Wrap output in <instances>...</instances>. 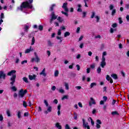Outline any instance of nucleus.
<instances>
[{
    "label": "nucleus",
    "mask_w": 129,
    "mask_h": 129,
    "mask_svg": "<svg viewBox=\"0 0 129 129\" xmlns=\"http://www.w3.org/2000/svg\"><path fill=\"white\" fill-rule=\"evenodd\" d=\"M24 63H28V60H24L21 62L22 65H24Z\"/></svg>",
    "instance_id": "obj_52"
},
{
    "label": "nucleus",
    "mask_w": 129,
    "mask_h": 129,
    "mask_svg": "<svg viewBox=\"0 0 129 129\" xmlns=\"http://www.w3.org/2000/svg\"><path fill=\"white\" fill-rule=\"evenodd\" d=\"M97 123H98V124H101V123H102V122H101V121L99 119L97 120Z\"/></svg>",
    "instance_id": "obj_61"
},
{
    "label": "nucleus",
    "mask_w": 129,
    "mask_h": 129,
    "mask_svg": "<svg viewBox=\"0 0 129 129\" xmlns=\"http://www.w3.org/2000/svg\"><path fill=\"white\" fill-rule=\"evenodd\" d=\"M29 29H30V26L26 25H24V32H26V33H28L29 31L28 30Z\"/></svg>",
    "instance_id": "obj_12"
},
{
    "label": "nucleus",
    "mask_w": 129,
    "mask_h": 129,
    "mask_svg": "<svg viewBox=\"0 0 129 129\" xmlns=\"http://www.w3.org/2000/svg\"><path fill=\"white\" fill-rule=\"evenodd\" d=\"M17 71L15 70H12L11 71L8 73L7 75L8 76H12L10 78V84L13 86L15 83L16 82V78H17V75L15 74L16 73ZM14 74V75H13Z\"/></svg>",
    "instance_id": "obj_1"
},
{
    "label": "nucleus",
    "mask_w": 129,
    "mask_h": 129,
    "mask_svg": "<svg viewBox=\"0 0 129 129\" xmlns=\"http://www.w3.org/2000/svg\"><path fill=\"white\" fill-rule=\"evenodd\" d=\"M55 126L58 129H62V126H61V125H60V123H59V122L56 123Z\"/></svg>",
    "instance_id": "obj_16"
},
{
    "label": "nucleus",
    "mask_w": 129,
    "mask_h": 129,
    "mask_svg": "<svg viewBox=\"0 0 129 129\" xmlns=\"http://www.w3.org/2000/svg\"><path fill=\"white\" fill-rule=\"evenodd\" d=\"M21 5L24 9H33V5L30 4L28 1L23 2Z\"/></svg>",
    "instance_id": "obj_2"
},
{
    "label": "nucleus",
    "mask_w": 129,
    "mask_h": 129,
    "mask_svg": "<svg viewBox=\"0 0 129 129\" xmlns=\"http://www.w3.org/2000/svg\"><path fill=\"white\" fill-rule=\"evenodd\" d=\"M23 9H24V7H22V5H21L20 7H18L17 8L18 11L20 10L21 11H23Z\"/></svg>",
    "instance_id": "obj_34"
},
{
    "label": "nucleus",
    "mask_w": 129,
    "mask_h": 129,
    "mask_svg": "<svg viewBox=\"0 0 129 129\" xmlns=\"http://www.w3.org/2000/svg\"><path fill=\"white\" fill-rule=\"evenodd\" d=\"M11 89H12V90L13 91H17V88H16V86H13L12 87Z\"/></svg>",
    "instance_id": "obj_45"
},
{
    "label": "nucleus",
    "mask_w": 129,
    "mask_h": 129,
    "mask_svg": "<svg viewBox=\"0 0 129 129\" xmlns=\"http://www.w3.org/2000/svg\"><path fill=\"white\" fill-rule=\"evenodd\" d=\"M76 58H77V59H80V58H81V54H78L76 56Z\"/></svg>",
    "instance_id": "obj_54"
},
{
    "label": "nucleus",
    "mask_w": 129,
    "mask_h": 129,
    "mask_svg": "<svg viewBox=\"0 0 129 129\" xmlns=\"http://www.w3.org/2000/svg\"><path fill=\"white\" fill-rule=\"evenodd\" d=\"M97 85V84L96 83H92L91 84H90V88H93V87L94 86H96Z\"/></svg>",
    "instance_id": "obj_24"
},
{
    "label": "nucleus",
    "mask_w": 129,
    "mask_h": 129,
    "mask_svg": "<svg viewBox=\"0 0 129 129\" xmlns=\"http://www.w3.org/2000/svg\"><path fill=\"white\" fill-rule=\"evenodd\" d=\"M118 20H119V23L122 24V20H121V17L119 18Z\"/></svg>",
    "instance_id": "obj_63"
},
{
    "label": "nucleus",
    "mask_w": 129,
    "mask_h": 129,
    "mask_svg": "<svg viewBox=\"0 0 129 129\" xmlns=\"http://www.w3.org/2000/svg\"><path fill=\"white\" fill-rule=\"evenodd\" d=\"M51 111H52V106H48L47 110L44 111V113H45V114H48V112H51Z\"/></svg>",
    "instance_id": "obj_8"
},
{
    "label": "nucleus",
    "mask_w": 129,
    "mask_h": 129,
    "mask_svg": "<svg viewBox=\"0 0 129 129\" xmlns=\"http://www.w3.org/2000/svg\"><path fill=\"white\" fill-rule=\"evenodd\" d=\"M36 77H37L36 75H33V76L29 75L28 76L29 79H30V80H35Z\"/></svg>",
    "instance_id": "obj_9"
},
{
    "label": "nucleus",
    "mask_w": 129,
    "mask_h": 129,
    "mask_svg": "<svg viewBox=\"0 0 129 129\" xmlns=\"http://www.w3.org/2000/svg\"><path fill=\"white\" fill-rule=\"evenodd\" d=\"M44 103L47 107H48V106H49V103H48V102H47L46 100H44Z\"/></svg>",
    "instance_id": "obj_40"
},
{
    "label": "nucleus",
    "mask_w": 129,
    "mask_h": 129,
    "mask_svg": "<svg viewBox=\"0 0 129 129\" xmlns=\"http://www.w3.org/2000/svg\"><path fill=\"white\" fill-rule=\"evenodd\" d=\"M95 19H96V22L98 23L99 22V20H100V17L98 16H96L95 17Z\"/></svg>",
    "instance_id": "obj_31"
},
{
    "label": "nucleus",
    "mask_w": 129,
    "mask_h": 129,
    "mask_svg": "<svg viewBox=\"0 0 129 129\" xmlns=\"http://www.w3.org/2000/svg\"><path fill=\"white\" fill-rule=\"evenodd\" d=\"M59 92L60 93H64V90L61 89H59Z\"/></svg>",
    "instance_id": "obj_62"
},
{
    "label": "nucleus",
    "mask_w": 129,
    "mask_h": 129,
    "mask_svg": "<svg viewBox=\"0 0 129 129\" xmlns=\"http://www.w3.org/2000/svg\"><path fill=\"white\" fill-rule=\"evenodd\" d=\"M125 9H126V10H128L129 9V4H126L125 5Z\"/></svg>",
    "instance_id": "obj_59"
},
{
    "label": "nucleus",
    "mask_w": 129,
    "mask_h": 129,
    "mask_svg": "<svg viewBox=\"0 0 129 129\" xmlns=\"http://www.w3.org/2000/svg\"><path fill=\"white\" fill-rule=\"evenodd\" d=\"M106 66V62L105 61H101L100 66L102 68H104L105 66Z\"/></svg>",
    "instance_id": "obj_17"
},
{
    "label": "nucleus",
    "mask_w": 129,
    "mask_h": 129,
    "mask_svg": "<svg viewBox=\"0 0 129 129\" xmlns=\"http://www.w3.org/2000/svg\"><path fill=\"white\" fill-rule=\"evenodd\" d=\"M84 3H85V7L86 8H88V5H87V2H88V0H83Z\"/></svg>",
    "instance_id": "obj_32"
},
{
    "label": "nucleus",
    "mask_w": 129,
    "mask_h": 129,
    "mask_svg": "<svg viewBox=\"0 0 129 129\" xmlns=\"http://www.w3.org/2000/svg\"><path fill=\"white\" fill-rule=\"evenodd\" d=\"M86 120L84 119H83V126L84 128L90 129V126L87 124L88 123H85Z\"/></svg>",
    "instance_id": "obj_4"
},
{
    "label": "nucleus",
    "mask_w": 129,
    "mask_h": 129,
    "mask_svg": "<svg viewBox=\"0 0 129 129\" xmlns=\"http://www.w3.org/2000/svg\"><path fill=\"white\" fill-rule=\"evenodd\" d=\"M103 101H104V102H106V101L107 100V97H106V96H103Z\"/></svg>",
    "instance_id": "obj_47"
},
{
    "label": "nucleus",
    "mask_w": 129,
    "mask_h": 129,
    "mask_svg": "<svg viewBox=\"0 0 129 129\" xmlns=\"http://www.w3.org/2000/svg\"><path fill=\"white\" fill-rule=\"evenodd\" d=\"M74 66V63H72V65H70L69 66V69H73V66Z\"/></svg>",
    "instance_id": "obj_51"
},
{
    "label": "nucleus",
    "mask_w": 129,
    "mask_h": 129,
    "mask_svg": "<svg viewBox=\"0 0 129 129\" xmlns=\"http://www.w3.org/2000/svg\"><path fill=\"white\" fill-rule=\"evenodd\" d=\"M51 19L54 20H56V19H57V16L55 15V12L54 11H52L51 13Z\"/></svg>",
    "instance_id": "obj_13"
},
{
    "label": "nucleus",
    "mask_w": 129,
    "mask_h": 129,
    "mask_svg": "<svg viewBox=\"0 0 129 129\" xmlns=\"http://www.w3.org/2000/svg\"><path fill=\"white\" fill-rule=\"evenodd\" d=\"M0 19L1 20H3V19H5V14L4 13H2L1 15L0 16Z\"/></svg>",
    "instance_id": "obj_33"
},
{
    "label": "nucleus",
    "mask_w": 129,
    "mask_h": 129,
    "mask_svg": "<svg viewBox=\"0 0 129 129\" xmlns=\"http://www.w3.org/2000/svg\"><path fill=\"white\" fill-rule=\"evenodd\" d=\"M38 30L39 31H40V32H42L43 30H44V26L43 25H40L38 26Z\"/></svg>",
    "instance_id": "obj_19"
},
{
    "label": "nucleus",
    "mask_w": 129,
    "mask_h": 129,
    "mask_svg": "<svg viewBox=\"0 0 129 129\" xmlns=\"http://www.w3.org/2000/svg\"><path fill=\"white\" fill-rule=\"evenodd\" d=\"M86 17V12H83V18H85Z\"/></svg>",
    "instance_id": "obj_64"
},
{
    "label": "nucleus",
    "mask_w": 129,
    "mask_h": 129,
    "mask_svg": "<svg viewBox=\"0 0 129 129\" xmlns=\"http://www.w3.org/2000/svg\"><path fill=\"white\" fill-rule=\"evenodd\" d=\"M58 75H59V71L58 70H56L54 72V77H58Z\"/></svg>",
    "instance_id": "obj_22"
},
{
    "label": "nucleus",
    "mask_w": 129,
    "mask_h": 129,
    "mask_svg": "<svg viewBox=\"0 0 129 129\" xmlns=\"http://www.w3.org/2000/svg\"><path fill=\"white\" fill-rule=\"evenodd\" d=\"M65 129H71V128H70V126H69V124H66L65 126Z\"/></svg>",
    "instance_id": "obj_44"
},
{
    "label": "nucleus",
    "mask_w": 129,
    "mask_h": 129,
    "mask_svg": "<svg viewBox=\"0 0 129 129\" xmlns=\"http://www.w3.org/2000/svg\"><path fill=\"white\" fill-rule=\"evenodd\" d=\"M65 87H66V89H67V90H68L69 89V85H68V84L66 83Z\"/></svg>",
    "instance_id": "obj_48"
},
{
    "label": "nucleus",
    "mask_w": 129,
    "mask_h": 129,
    "mask_svg": "<svg viewBox=\"0 0 129 129\" xmlns=\"http://www.w3.org/2000/svg\"><path fill=\"white\" fill-rule=\"evenodd\" d=\"M70 35V32L67 31L64 33V38H66V37H68V36Z\"/></svg>",
    "instance_id": "obj_21"
},
{
    "label": "nucleus",
    "mask_w": 129,
    "mask_h": 129,
    "mask_svg": "<svg viewBox=\"0 0 129 129\" xmlns=\"http://www.w3.org/2000/svg\"><path fill=\"white\" fill-rule=\"evenodd\" d=\"M36 63H39V62H40V58L38 57H35V58H32L31 60V62H32V63L35 62Z\"/></svg>",
    "instance_id": "obj_7"
},
{
    "label": "nucleus",
    "mask_w": 129,
    "mask_h": 129,
    "mask_svg": "<svg viewBox=\"0 0 129 129\" xmlns=\"http://www.w3.org/2000/svg\"><path fill=\"white\" fill-rule=\"evenodd\" d=\"M113 32H114V29H113V28H110V33L111 34H113Z\"/></svg>",
    "instance_id": "obj_56"
},
{
    "label": "nucleus",
    "mask_w": 129,
    "mask_h": 129,
    "mask_svg": "<svg viewBox=\"0 0 129 129\" xmlns=\"http://www.w3.org/2000/svg\"><path fill=\"white\" fill-rule=\"evenodd\" d=\"M35 44V37H33L32 39L31 45H34Z\"/></svg>",
    "instance_id": "obj_41"
},
{
    "label": "nucleus",
    "mask_w": 129,
    "mask_h": 129,
    "mask_svg": "<svg viewBox=\"0 0 129 129\" xmlns=\"http://www.w3.org/2000/svg\"><path fill=\"white\" fill-rule=\"evenodd\" d=\"M90 119L91 120V124L92 125H94V121H93V119H92V118H91V117H90Z\"/></svg>",
    "instance_id": "obj_43"
},
{
    "label": "nucleus",
    "mask_w": 129,
    "mask_h": 129,
    "mask_svg": "<svg viewBox=\"0 0 129 129\" xmlns=\"http://www.w3.org/2000/svg\"><path fill=\"white\" fill-rule=\"evenodd\" d=\"M33 50H34L33 49H32V46H30L29 49H26L25 53V54H29V53H30V52H31V51H33Z\"/></svg>",
    "instance_id": "obj_11"
},
{
    "label": "nucleus",
    "mask_w": 129,
    "mask_h": 129,
    "mask_svg": "<svg viewBox=\"0 0 129 129\" xmlns=\"http://www.w3.org/2000/svg\"><path fill=\"white\" fill-rule=\"evenodd\" d=\"M68 5V3L67 2L64 3L62 6V9H64V8H67Z\"/></svg>",
    "instance_id": "obj_26"
},
{
    "label": "nucleus",
    "mask_w": 129,
    "mask_h": 129,
    "mask_svg": "<svg viewBox=\"0 0 129 129\" xmlns=\"http://www.w3.org/2000/svg\"><path fill=\"white\" fill-rule=\"evenodd\" d=\"M111 77L113 78V79H115V80H117L118 79V78L117 77V75L115 74H113L111 75Z\"/></svg>",
    "instance_id": "obj_14"
},
{
    "label": "nucleus",
    "mask_w": 129,
    "mask_h": 129,
    "mask_svg": "<svg viewBox=\"0 0 129 129\" xmlns=\"http://www.w3.org/2000/svg\"><path fill=\"white\" fill-rule=\"evenodd\" d=\"M6 112L8 116H12V115H11V112L10 111V110H7Z\"/></svg>",
    "instance_id": "obj_35"
},
{
    "label": "nucleus",
    "mask_w": 129,
    "mask_h": 129,
    "mask_svg": "<svg viewBox=\"0 0 129 129\" xmlns=\"http://www.w3.org/2000/svg\"><path fill=\"white\" fill-rule=\"evenodd\" d=\"M116 13V10L113 9L112 11L111 16H114V15H115Z\"/></svg>",
    "instance_id": "obj_29"
},
{
    "label": "nucleus",
    "mask_w": 129,
    "mask_h": 129,
    "mask_svg": "<svg viewBox=\"0 0 129 129\" xmlns=\"http://www.w3.org/2000/svg\"><path fill=\"white\" fill-rule=\"evenodd\" d=\"M112 28H116V27H117V24H116V23H113V24L112 25Z\"/></svg>",
    "instance_id": "obj_50"
},
{
    "label": "nucleus",
    "mask_w": 129,
    "mask_h": 129,
    "mask_svg": "<svg viewBox=\"0 0 129 129\" xmlns=\"http://www.w3.org/2000/svg\"><path fill=\"white\" fill-rule=\"evenodd\" d=\"M90 101L89 102V106H92V104H96V102H95V100L93 99V98H90Z\"/></svg>",
    "instance_id": "obj_6"
},
{
    "label": "nucleus",
    "mask_w": 129,
    "mask_h": 129,
    "mask_svg": "<svg viewBox=\"0 0 129 129\" xmlns=\"http://www.w3.org/2000/svg\"><path fill=\"white\" fill-rule=\"evenodd\" d=\"M61 14H62L63 15H65L66 17H68L69 16L68 13L64 12V11H61Z\"/></svg>",
    "instance_id": "obj_36"
},
{
    "label": "nucleus",
    "mask_w": 129,
    "mask_h": 129,
    "mask_svg": "<svg viewBox=\"0 0 129 129\" xmlns=\"http://www.w3.org/2000/svg\"><path fill=\"white\" fill-rule=\"evenodd\" d=\"M113 8H114V6H113V5H110L109 6V9H110V11H111V10H113Z\"/></svg>",
    "instance_id": "obj_49"
},
{
    "label": "nucleus",
    "mask_w": 129,
    "mask_h": 129,
    "mask_svg": "<svg viewBox=\"0 0 129 129\" xmlns=\"http://www.w3.org/2000/svg\"><path fill=\"white\" fill-rule=\"evenodd\" d=\"M118 112H117V111H112V112H111V115H118Z\"/></svg>",
    "instance_id": "obj_23"
},
{
    "label": "nucleus",
    "mask_w": 129,
    "mask_h": 129,
    "mask_svg": "<svg viewBox=\"0 0 129 129\" xmlns=\"http://www.w3.org/2000/svg\"><path fill=\"white\" fill-rule=\"evenodd\" d=\"M52 91H55L56 90V86H53L51 88Z\"/></svg>",
    "instance_id": "obj_55"
},
{
    "label": "nucleus",
    "mask_w": 129,
    "mask_h": 129,
    "mask_svg": "<svg viewBox=\"0 0 129 129\" xmlns=\"http://www.w3.org/2000/svg\"><path fill=\"white\" fill-rule=\"evenodd\" d=\"M96 127L97 128H100V127H101V126L100 125V124L98 123H96Z\"/></svg>",
    "instance_id": "obj_58"
},
{
    "label": "nucleus",
    "mask_w": 129,
    "mask_h": 129,
    "mask_svg": "<svg viewBox=\"0 0 129 129\" xmlns=\"http://www.w3.org/2000/svg\"><path fill=\"white\" fill-rule=\"evenodd\" d=\"M80 27H78L77 28L76 33H77V34H79V33H80Z\"/></svg>",
    "instance_id": "obj_53"
},
{
    "label": "nucleus",
    "mask_w": 129,
    "mask_h": 129,
    "mask_svg": "<svg viewBox=\"0 0 129 129\" xmlns=\"http://www.w3.org/2000/svg\"><path fill=\"white\" fill-rule=\"evenodd\" d=\"M54 7H56V4H52L50 8L49 12H54Z\"/></svg>",
    "instance_id": "obj_18"
},
{
    "label": "nucleus",
    "mask_w": 129,
    "mask_h": 129,
    "mask_svg": "<svg viewBox=\"0 0 129 129\" xmlns=\"http://www.w3.org/2000/svg\"><path fill=\"white\" fill-rule=\"evenodd\" d=\"M6 75L4 71H0V79H2H2H4L5 80V79H6Z\"/></svg>",
    "instance_id": "obj_5"
},
{
    "label": "nucleus",
    "mask_w": 129,
    "mask_h": 129,
    "mask_svg": "<svg viewBox=\"0 0 129 129\" xmlns=\"http://www.w3.org/2000/svg\"><path fill=\"white\" fill-rule=\"evenodd\" d=\"M57 20L58 21L59 23H62L64 21V20L61 18V17H58Z\"/></svg>",
    "instance_id": "obj_27"
},
{
    "label": "nucleus",
    "mask_w": 129,
    "mask_h": 129,
    "mask_svg": "<svg viewBox=\"0 0 129 129\" xmlns=\"http://www.w3.org/2000/svg\"><path fill=\"white\" fill-rule=\"evenodd\" d=\"M17 116L18 117V118H21V117H22V112L19 110L17 112Z\"/></svg>",
    "instance_id": "obj_15"
},
{
    "label": "nucleus",
    "mask_w": 129,
    "mask_h": 129,
    "mask_svg": "<svg viewBox=\"0 0 129 129\" xmlns=\"http://www.w3.org/2000/svg\"><path fill=\"white\" fill-rule=\"evenodd\" d=\"M106 79L107 80V81H109V80L111 79V78L109 76V75H107L106 76Z\"/></svg>",
    "instance_id": "obj_39"
},
{
    "label": "nucleus",
    "mask_w": 129,
    "mask_h": 129,
    "mask_svg": "<svg viewBox=\"0 0 129 129\" xmlns=\"http://www.w3.org/2000/svg\"><path fill=\"white\" fill-rule=\"evenodd\" d=\"M23 80L24 81V82H25V83H29V81L28 80V78H27V77H23Z\"/></svg>",
    "instance_id": "obj_25"
},
{
    "label": "nucleus",
    "mask_w": 129,
    "mask_h": 129,
    "mask_svg": "<svg viewBox=\"0 0 129 129\" xmlns=\"http://www.w3.org/2000/svg\"><path fill=\"white\" fill-rule=\"evenodd\" d=\"M28 92V90L21 89L19 92L18 96L20 98H23L24 96H25V95L27 94V93Z\"/></svg>",
    "instance_id": "obj_3"
},
{
    "label": "nucleus",
    "mask_w": 129,
    "mask_h": 129,
    "mask_svg": "<svg viewBox=\"0 0 129 129\" xmlns=\"http://www.w3.org/2000/svg\"><path fill=\"white\" fill-rule=\"evenodd\" d=\"M97 72L98 74H100V73L101 72V68L100 67L97 68Z\"/></svg>",
    "instance_id": "obj_30"
},
{
    "label": "nucleus",
    "mask_w": 129,
    "mask_h": 129,
    "mask_svg": "<svg viewBox=\"0 0 129 129\" xmlns=\"http://www.w3.org/2000/svg\"><path fill=\"white\" fill-rule=\"evenodd\" d=\"M64 99H68V96L67 95H64L62 98L61 100H64Z\"/></svg>",
    "instance_id": "obj_37"
},
{
    "label": "nucleus",
    "mask_w": 129,
    "mask_h": 129,
    "mask_svg": "<svg viewBox=\"0 0 129 129\" xmlns=\"http://www.w3.org/2000/svg\"><path fill=\"white\" fill-rule=\"evenodd\" d=\"M95 16V12H92V15L91 16V19H93V18H94Z\"/></svg>",
    "instance_id": "obj_38"
},
{
    "label": "nucleus",
    "mask_w": 129,
    "mask_h": 129,
    "mask_svg": "<svg viewBox=\"0 0 129 129\" xmlns=\"http://www.w3.org/2000/svg\"><path fill=\"white\" fill-rule=\"evenodd\" d=\"M76 67L77 68L78 71H79L80 70V66H79V64H77Z\"/></svg>",
    "instance_id": "obj_60"
},
{
    "label": "nucleus",
    "mask_w": 129,
    "mask_h": 129,
    "mask_svg": "<svg viewBox=\"0 0 129 129\" xmlns=\"http://www.w3.org/2000/svg\"><path fill=\"white\" fill-rule=\"evenodd\" d=\"M45 71L46 69L44 68L42 72L40 73V75H43L44 77H46V76H47V74L45 73Z\"/></svg>",
    "instance_id": "obj_10"
},
{
    "label": "nucleus",
    "mask_w": 129,
    "mask_h": 129,
    "mask_svg": "<svg viewBox=\"0 0 129 129\" xmlns=\"http://www.w3.org/2000/svg\"><path fill=\"white\" fill-rule=\"evenodd\" d=\"M61 34H62L61 29H58V31L57 32L58 36H60Z\"/></svg>",
    "instance_id": "obj_46"
},
{
    "label": "nucleus",
    "mask_w": 129,
    "mask_h": 129,
    "mask_svg": "<svg viewBox=\"0 0 129 129\" xmlns=\"http://www.w3.org/2000/svg\"><path fill=\"white\" fill-rule=\"evenodd\" d=\"M48 45L49 47H52L53 43L51 42V40H49L47 41Z\"/></svg>",
    "instance_id": "obj_28"
},
{
    "label": "nucleus",
    "mask_w": 129,
    "mask_h": 129,
    "mask_svg": "<svg viewBox=\"0 0 129 129\" xmlns=\"http://www.w3.org/2000/svg\"><path fill=\"white\" fill-rule=\"evenodd\" d=\"M23 105L25 107H27L28 106V105H27V102L25 101H23Z\"/></svg>",
    "instance_id": "obj_42"
},
{
    "label": "nucleus",
    "mask_w": 129,
    "mask_h": 129,
    "mask_svg": "<svg viewBox=\"0 0 129 129\" xmlns=\"http://www.w3.org/2000/svg\"><path fill=\"white\" fill-rule=\"evenodd\" d=\"M24 116L25 117L29 116V112H25L24 114Z\"/></svg>",
    "instance_id": "obj_57"
},
{
    "label": "nucleus",
    "mask_w": 129,
    "mask_h": 129,
    "mask_svg": "<svg viewBox=\"0 0 129 129\" xmlns=\"http://www.w3.org/2000/svg\"><path fill=\"white\" fill-rule=\"evenodd\" d=\"M74 119H75L76 120H77V117L78 116V115L77 114V113L74 112Z\"/></svg>",
    "instance_id": "obj_20"
}]
</instances>
